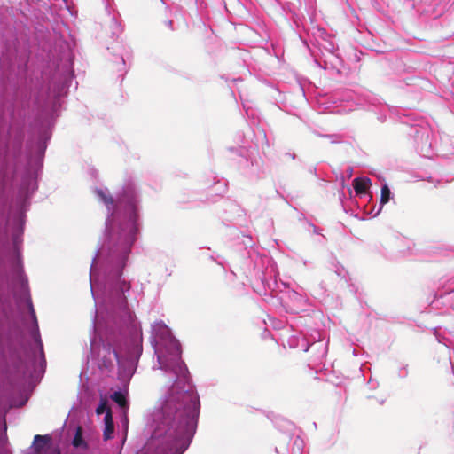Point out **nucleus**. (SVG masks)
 <instances>
[{
    "label": "nucleus",
    "instance_id": "f257e3e1",
    "mask_svg": "<svg viewBox=\"0 0 454 454\" xmlns=\"http://www.w3.org/2000/svg\"><path fill=\"white\" fill-rule=\"evenodd\" d=\"M96 200L107 211L104 239L90 268L95 301L90 357L100 370L136 371L143 353L140 323L129 308L130 281L123 278L141 230V191L134 177L125 178L116 198L106 187H95Z\"/></svg>",
    "mask_w": 454,
    "mask_h": 454
},
{
    "label": "nucleus",
    "instance_id": "f03ea898",
    "mask_svg": "<svg viewBox=\"0 0 454 454\" xmlns=\"http://www.w3.org/2000/svg\"><path fill=\"white\" fill-rule=\"evenodd\" d=\"M52 131H32L27 142V165L21 176L12 215L7 211L8 184L18 172L23 153L25 131H0V142L4 138V152L0 158V240L9 247L10 232L12 249L9 262L13 275L12 289L18 303L24 302L32 319L30 336L35 344L25 348L23 376L28 378L31 387L41 380L46 369V358L41 339L39 325L33 306L28 279L24 272L21 248L26 223V213L29 210L31 199L38 189V178L43 167V159Z\"/></svg>",
    "mask_w": 454,
    "mask_h": 454
},
{
    "label": "nucleus",
    "instance_id": "7ed1b4c3",
    "mask_svg": "<svg viewBox=\"0 0 454 454\" xmlns=\"http://www.w3.org/2000/svg\"><path fill=\"white\" fill-rule=\"evenodd\" d=\"M153 369L163 371L174 383L152 415L147 450L153 454H184L197 431L200 395L186 365H153Z\"/></svg>",
    "mask_w": 454,
    "mask_h": 454
},
{
    "label": "nucleus",
    "instance_id": "20e7f679",
    "mask_svg": "<svg viewBox=\"0 0 454 454\" xmlns=\"http://www.w3.org/2000/svg\"><path fill=\"white\" fill-rule=\"evenodd\" d=\"M276 427L279 430L275 446L277 454H304V441L297 434L294 423L286 419H278L276 421Z\"/></svg>",
    "mask_w": 454,
    "mask_h": 454
},
{
    "label": "nucleus",
    "instance_id": "39448f33",
    "mask_svg": "<svg viewBox=\"0 0 454 454\" xmlns=\"http://www.w3.org/2000/svg\"><path fill=\"white\" fill-rule=\"evenodd\" d=\"M403 123L410 125L409 136L413 138L414 147L419 154L429 158L432 149L431 129L426 122L420 121L414 123L408 122V116L401 120Z\"/></svg>",
    "mask_w": 454,
    "mask_h": 454
},
{
    "label": "nucleus",
    "instance_id": "423d86ee",
    "mask_svg": "<svg viewBox=\"0 0 454 454\" xmlns=\"http://www.w3.org/2000/svg\"><path fill=\"white\" fill-rule=\"evenodd\" d=\"M327 341H324L323 335L318 331H314L309 337V349L312 352V362L321 363L327 354Z\"/></svg>",
    "mask_w": 454,
    "mask_h": 454
},
{
    "label": "nucleus",
    "instance_id": "0eeeda50",
    "mask_svg": "<svg viewBox=\"0 0 454 454\" xmlns=\"http://www.w3.org/2000/svg\"><path fill=\"white\" fill-rule=\"evenodd\" d=\"M220 206L221 213L219 215L225 225L233 223L237 221V218L245 215L244 210L235 201L224 200Z\"/></svg>",
    "mask_w": 454,
    "mask_h": 454
},
{
    "label": "nucleus",
    "instance_id": "6e6552de",
    "mask_svg": "<svg viewBox=\"0 0 454 454\" xmlns=\"http://www.w3.org/2000/svg\"><path fill=\"white\" fill-rule=\"evenodd\" d=\"M31 447L35 454H60V450L52 446L51 437L49 434H36Z\"/></svg>",
    "mask_w": 454,
    "mask_h": 454
},
{
    "label": "nucleus",
    "instance_id": "1a4fd4ad",
    "mask_svg": "<svg viewBox=\"0 0 454 454\" xmlns=\"http://www.w3.org/2000/svg\"><path fill=\"white\" fill-rule=\"evenodd\" d=\"M368 104L370 110L377 115V119L380 122L386 121L387 115L395 111L394 107L380 102V100L375 97H370L368 98Z\"/></svg>",
    "mask_w": 454,
    "mask_h": 454
},
{
    "label": "nucleus",
    "instance_id": "9d476101",
    "mask_svg": "<svg viewBox=\"0 0 454 454\" xmlns=\"http://www.w3.org/2000/svg\"><path fill=\"white\" fill-rule=\"evenodd\" d=\"M270 290V295L272 297L275 296V291ZM276 296L280 301L281 303L287 302V301H290L292 303H294L296 306L301 307L306 303V298L298 293L295 290L286 288L285 291H280L279 294H276Z\"/></svg>",
    "mask_w": 454,
    "mask_h": 454
},
{
    "label": "nucleus",
    "instance_id": "9b49d317",
    "mask_svg": "<svg viewBox=\"0 0 454 454\" xmlns=\"http://www.w3.org/2000/svg\"><path fill=\"white\" fill-rule=\"evenodd\" d=\"M286 342L290 348H300L303 352H308L309 349V338H306L301 333L290 335Z\"/></svg>",
    "mask_w": 454,
    "mask_h": 454
},
{
    "label": "nucleus",
    "instance_id": "f8f14e48",
    "mask_svg": "<svg viewBox=\"0 0 454 454\" xmlns=\"http://www.w3.org/2000/svg\"><path fill=\"white\" fill-rule=\"evenodd\" d=\"M106 11L107 14L110 17L111 22H110V29L112 33L113 37H117L121 34L123 28L121 23V20H119V13L115 12L114 11H111L110 4L107 3L106 5Z\"/></svg>",
    "mask_w": 454,
    "mask_h": 454
},
{
    "label": "nucleus",
    "instance_id": "ddd939ff",
    "mask_svg": "<svg viewBox=\"0 0 454 454\" xmlns=\"http://www.w3.org/2000/svg\"><path fill=\"white\" fill-rule=\"evenodd\" d=\"M372 183L369 177H356L353 181V188L356 194L359 197L367 196V190L370 188Z\"/></svg>",
    "mask_w": 454,
    "mask_h": 454
},
{
    "label": "nucleus",
    "instance_id": "4468645a",
    "mask_svg": "<svg viewBox=\"0 0 454 454\" xmlns=\"http://www.w3.org/2000/svg\"><path fill=\"white\" fill-rule=\"evenodd\" d=\"M111 399L117 403L120 411L129 410V403L127 400V393L118 389L111 395Z\"/></svg>",
    "mask_w": 454,
    "mask_h": 454
},
{
    "label": "nucleus",
    "instance_id": "2eb2a0df",
    "mask_svg": "<svg viewBox=\"0 0 454 454\" xmlns=\"http://www.w3.org/2000/svg\"><path fill=\"white\" fill-rule=\"evenodd\" d=\"M104 433L103 436L105 440L112 439L114 433V423L113 419V415L111 411H107L104 416Z\"/></svg>",
    "mask_w": 454,
    "mask_h": 454
},
{
    "label": "nucleus",
    "instance_id": "dca6fc26",
    "mask_svg": "<svg viewBox=\"0 0 454 454\" xmlns=\"http://www.w3.org/2000/svg\"><path fill=\"white\" fill-rule=\"evenodd\" d=\"M393 198V193L387 184H382L381 186V194H380V207L373 216H377L381 211L382 207L387 204Z\"/></svg>",
    "mask_w": 454,
    "mask_h": 454
},
{
    "label": "nucleus",
    "instance_id": "f3484780",
    "mask_svg": "<svg viewBox=\"0 0 454 454\" xmlns=\"http://www.w3.org/2000/svg\"><path fill=\"white\" fill-rule=\"evenodd\" d=\"M452 293H454V287H448L444 290H438L434 294V300L431 301V306L437 309L439 304H442L441 301L445 299L446 295H450Z\"/></svg>",
    "mask_w": 454,
    "mask_h": 454
},
{
    "label": "nucleus",
    "instance_id": "a211bd4d",
    "mask_svg": "<svg viewBox=\"0 0 454 454\" xmlns=\"http://www.w3.org/2000/svg\"><path fill=\"white\" fill-rule=\"evenodd\" d=\"M434 335L439 343H443L444 345V350L447 352L448 359L450 362V364L451 366V371L454 375V349L451 352V349L450 348L449 345L443 341L445 340L444 338H442L440 334L438 333L437 330L434 329Z\"/></svg>",
    "mask_w": 454,
    "mask_h": 454
},
{
    "label": "nucleus",
    "instance_id": "6ab92c4d",
    "mask_svg": "<svg viewBox=\"0 0 454 454\" xmlns=\"http://www.w3.org/2000/svg\"><path fill=\"white\" fill-rule=\"evenodd\" d=\"M72 444L76 449L86 450L88 448L87 442L85 441L81 428H77L72 441Z\"/></svg>",
    "mask_w": 454,
    "mask_h": 454
},
{
    "label": "nucleus",
    "instance_id": "aec40b11",
    "mask_svg": "<svg viewBox=\"0 0 454 454\" xmlns=\"http://www.w3.org/2000/svg\"><path fill=\"white\" fill-rule=\"evenodd\" d=\"M28 399L29 394L27 392H21L17 399L12 400V404L15 407H22L27 403Z\"/></svg>",
    "mask_w": 454,
    "mask_h": 454
},
{
    "label": "nucleus",
    "instance_id": "412c9836",
    "mask_svg": "<svg viewBox=\"0 0 454 454\" xmlns=\"http://www.w3.org/2000/svg\"><path fill=\"white\" fill-rule=\"evenodd\" d=\"M333 270L337 274V276L340 277L341 278H344L347 275V270L341 264L339 263V262H333Z\"/></svg>",
    "mask_w": 454,
    "mask_h": 454
},
{
    "label": "nucleus",
    "instance_id": "4be33fe9",
    "mask_svg": "<svg viewBox=\"0 0 454 454\" xmlns=\"http://www.w3.org/2000/svg\"><path fill=\"white\" fill-rule=\"evenodd\" d=\"M240 239V243L246 247V248H251L253 249V247L254 245V242L253 240V238L250 235H242L241 238H238Z\"/></svg>",
    "mask_w": 454,
    "mask_h": 454
},
{
    "label": "nucleus",
    "instance_id": "5701e85b",
    "mask_svg": "<svg viewBox=\"0 0 454 454\" xmlns=\"http://www.w3.org/2000/svg\"><path fill=\"white\" fill-rule=\"evenodd\" d=\"M121 424L122 430L125 434L128 432L129 427V419H128V411H121Z\"/></svg>",
    "mask_w": 454,
    "mask_h": 454
},
{
    "label": "nucleus",
    "instance_id": "b1692460",
    "mask_svg": "<svg viewBox=\"0 0 454 454\" xmlns=\"http://www.w3.org/2000/svg\"><path fill=\"white\" fill-rule=\"evenodd\" d=\"M324 137L328 138L333 144H338L343 141V137L340 134H325Z\"/></svg>",
    "mask_w": 454,
    "mask_h": 454
},
{
    "label": "nucleus",
    "instance_id": "393cba45",
    "mask_svg": "<svg viewBox=\"0 0 454 454\" xmlns=\"http://www.w3.org/2000/svg\"><path fill=\"white\" fill-rule=\"evenodd\" d=\"M107 411H111L109 409H108V406H107V403L101 400L99 404L98 405L97 409H96V412L98 415H100V414H105L107 412Z\"/></svg>",
    "mask_w": 454,
    "mask_h": 454
},
{
    "label": "nucleus",
    "instance_id": "a878e982",
    "mask_svg": "<svg viewBox=\"0 0 454 454\" xmlns=\"http://www.w3.org/2000/svg\"><path fill=\"white\" fill-rule=\"evenodd\" d=\"M322 47L326 51L333 54L334 51L337 50V47L335 46L334 43L332 41H325L322 44Z\"/></svg>",
    "mask_w": 454,
    "mask_h": 454
},
{
    "label": "nucleus",
    "instance_id": "bb28decb",
    "mask_svg": "<svg viewBox=\"0 0 454 454\" xmlns=\"http://www.w3.org/2000/svg\"><path fill=\"white\" fill-rule=\"evenodd\" d=\"M307 230L309 232H312V233L317 234V235H321L323 237V235L321 233L322 230L317 228L315 224H313L310 222H308V229Z\"/></svg>",
    "mask_w": 454,
    "mask_h": 454
},
{
    "label": "nucleus",
    "instance_id": "cd10ccee",
    "mask_svg": "<svg viewBox=\"0 0 454 454\" xmlns=\"http://www.w3.org/2000/svg\"><path fill=\"white\" fill-rule=\"evenodd\" d=\"M214 184L217 186L215 191L219 192H224L227 187V184L224 181L218 180L215 182Z\"/></svg>",
    "mask_w": 454,
    "mask_h": 454
},
{
    "label": "nucleus",
    "instance_id": "c85d7f7f",
    "mask_svg": "<svg viewBox=\"0 0 454 454\" xmlns=\"http://www.w3.org/2000/svg\"><path fill=\"white\" fill-rule=\"evenodd\" d=\"M442 155L448 159L454 158V141L450 144V148L448 149L447 152L444 153Z\"/></svg>",
    "mask_w": 454,
    "mask_h": 454
},
{
    "label": "nucleus",
    "instance_id": "c756f323",
    "mask_svg": "<svg viewBox=\"0 0 454 454\" xmlns=\"http://www.w3.org/2000/svg\"><path fill=\"white\" fill-rule=\"evenodd\" d=\"M407 375H408L407 365H402L398 371V377L403 379V378L407 377Z\"/></svg>",
    "mask_w": 454,
    "mask_h": 454
},
{
    "label": "nucleus",
    "instance_id": "7c9ffc66",
    "mask_svg": "<svg viewBox=\"0 0 454 454\" xmlns=\"http://www.w3.org/2000/svg\"><path fill=\"white\" fill-rule=\"evenodd\" d=\"M118 59H120V61H121L120 64L122 66L121 68H118V71L126 73L127 67H126V61H125L123 56L118 57Z\"/></svg>",
    "mask_w": 454,
    "mask_h": 454
},
{
    "label": "nucleus",
    "instance_id": "2f4dec72",
    "mask_svg": "<svg viewBox=\"0 0 454 454\" xmlns=\"http://www.w3.org/2000/svg\"><path fill=\"white\" fill-rule=\"evenodd\" d=\"M210 259L224 268V261L219 255L215 257L212 254L210 255Z\"/></svg>",
    "mask_w": 454,
    "mask_h": 454
},
{
    "label": "nucleus",
    "instance_id": "473e14b6",
    "mask_svg": "<svg viewBox=\"0 0 454 454\" xmlns=\"http://www.w3.org/2000/svg\"><path fill=\"white\" fill-rule=\"evenodd\" d=\"M313 133L317 136V137H324V136H325V134H322L317 130H314Z\"/></svg>",
    "mask_w": 454,
    "mask_h": 454
},
{
    "label": "nucleus",
    "instance_id": "72a5a7b5",
    "mask_svg": "<svg viewBox=\"0 0 454 454\" xmlns=\"http://www.w3.org/2000/svg\"><path fill=\"white\" fill-rule=\"evenodd\" d=\"M167 26L170 28V29H173L172 26H173V21L172 20H168L167 21Z\"/></svg>",
    "mask_w": 454,
    "mask_h": 454
},
{
    "label": "nucleus",
    "instance_id": "f704fd0d",
    "mask_svg": "<svg viewBox=\"0 0 454 454\" xmlns=\"http://www.w3.org/2000/svg\"><path fill=\"white\" fill-rule=\"evenodd\" d=\"M348 176H350L352 175V169L350 168H348Z\"/></svg>",
    "mask_w": 454,
    "mask_h": 454
},
{
    "label": "nucleus",
    "instance_id": "c9c22d12",
    "mask_svg": "<svg viewBox=\"0 0 454 454\" xmlns=\"http://www.w3.org/2000/svg\"><path fill=\"white\" fill-rule=\"evenodd\" d=\"M290 156H291V158H292L293 160H294V159H295V157H296V155H295L294 153L290 154Z\"/></svg>",
    "mask_w": 454,
    "mask_h": 454
},
{
    "label": "nucleus",
    "instance_id": "e433bc0d",
    "mask_svg": "<svg viewBox=\"0 0 454 454\" xmlns=\"http://www.w3.org/2000/svg\"><path fill=\"white\" fill-rule=\"evenodd\" d=\"M274 192L277 196H280L279 192L277 190Z\"/></svg>",
    "mask_w": 454,
    "mask_h": 454
},
{
    "label": "nucleus",
    "instance_id": "4c0bfd02",
    "mask_svg": "<svg viewBox=\"0 0 454 454\" xmlns=\"http://www.w3.org/2000/svg\"><path fill=\"white\" fill-rule=\"evenodd\" d=\"M452 309H454V305H452Z\"/></svg>",
    "mask_w": 454,
    "mask_h": 454
}]
</instances>
